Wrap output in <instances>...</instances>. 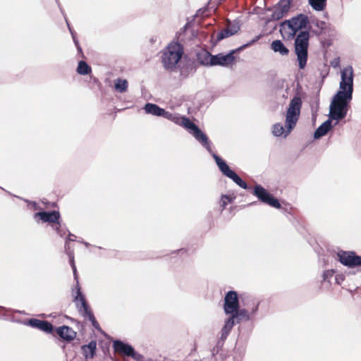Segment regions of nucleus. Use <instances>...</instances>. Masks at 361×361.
I'll return each instance as SVG.
<instances>
[{
    "label": "nucleus",
    "instance_id": "1",
    "mask_svg": "<svg viewBox=\"0 0 361 361\" xmlns=\"http://www.w3.org/2000/svg\"><path fill=\"white\" fill-rule=\"evenodd\" d=\"M353 77L352 66H348L341 71L339 88L329 105V117L334 121V125H337L348 114V105L353 98Z\"/></svg>",
    "mask_w": 361,
    "mask_h": 361
},
{
    "label": "nucleus",
    "instance_id": "2",
    "mask_svg": "<svg viewBox=\"0 0 361 361\" xmlns=\"http://www.w3.org/2000/svg\"><path fill=\"white\" fill-rule=\"evenodd\" d=\"M145 110L146 113L157 116H164V118L170 120L175 123L183 126L188 132L192 134L194 137L200 142L203 146H204L208 151H211L209 142L207 136L190 120L185 116H180L178 114H173L168 111H165L164 109H161L157 105L154 104H147L145 106Z\"/></svg>",
    "mask_w": 361,
    "mask_h": 361
},
{
    "label": "nucleus",
    "instance_id": "3",
    "mask_svg": "<svg viewBox=\"0 0 361 361\" xmlns=\"http://www.w3.org/2000/svg\"><path fill=\"white\" fill-rule=\"evenodd\" d=\"M301 104V99L298 97L291 99L286 111L285 125L283 126L281 123H276L271 128V133L274 136L286 138L290 134L299 119Z\"/></svg>",
    "mask_w": 361,
    "mask_h": 361
},
{
    "label": "nucleus",
    "instance_id": "4",
    "mask_svg": "<svg viewBox=\"0 0 361 361\" xmlns=\"http://www.w3.org/2000/svg\"><path fill=\"white\" fill-rule=\"evenodd\" d=\"M308 18L306 16L300 14L290 20H285L280 25V32L284 39H292L297 32L306 27Z\"/></svg>",
    "mask_w": 361,
    "mask_h": 361
},
{
    "label": "nucleus",
    "instance_id": "5",
    "mask_svg": "<svg viewBox=\"0 0 361 361\" xmlns=\"http://www.w3.org/2000/svg\"><path fill=\"white\" fill-rule=\"evenodd\" d=\"M183 54L182 46L178 42H171L163 51L162 63L165 68L173 70Z\"/></svg>",
    "mask_w": 361,
    "mask_h": 361
},
{
    "label": "nucleus",
    "instance_id": "6",
    "mask_svg": "<svg viewBox=\"0 0 361 361\" xmlns=\"http://www.w3.org/2000/svg\"><path fill=\"white\" fill-rule=\"evenodd\" d=\"M310 35L308 32H301L295 41V51L300 68L303 69L307 61V48Z\"/></svg>",
    "mask_w": 361,
    "mask_h": 361
},
{
    "label": "nucleus",
    "instance_id": "7",
    "mask_svg": "<svg viewBox=\"0 0 361 361\" xmlns=\"http://www.w3.org/2000/svg\"><path fill=\"white\" fill-rule=\"evenodd\" d=\"M217 166L221 171L228 178L233 180L237 185L242 188L246 189L247 185L233 171H232L227 164L216 154H213Z\"/></svg>",
    "mask_w": 361,
    "mask_h": 361
},
{
    "label": "nucleus",
    "instance_id": "8",
    "mask_svg": "<svg viewBox=\"0 0 361 361\" xmlns=\"http://www.w3.org/2000/svg\"><path fill=\"white\" fill-rule=\"evenodd\" d=\"M77 283L78 281H77ZM73 295L74 296V302L78 308L79 311L83 314H87L89 319L92 321V325L97 327V322L93 317V315L88 311V308L87 304L85 302V298L80 292V288L77 284L75 289L73 290Z\"/></svg>",
    "mask_w": 361,
    "mask_h": 361
},
{
    "label": "nucleus",
    "instance_id": "9",
    "mask_svg": "<svg viewBox=\"0 0 361 361\" xmlns=\"http://www.w3.org/2000/svg\"><path fill=\"white\" fill-rule=\"evenodd\" d=\"M254 195L262 202L275 208H280L281 204L277 199L274 198L265 188L257 185L254 188Z\"/></svg>",
    "mask_w": 361,
    "mask_h": 361
},
{
    "label": "nucleus",
    "instance_id": "10",
    "mask_svg": "<svg viewBox=\"0 0 361 361\" xmlns=\"http://www.w3.org/2000/svg\"><path fill=\"white\" fill-rule=\"evenodd\" d=\"M254 195L262 202L275 208H280L281 204L277 199L274 198L265 188L257 185L254 188Z\"/></svg>",
    "mask_w": 361,
    "mask_h": 361
},
{
    "label": "nucleus",
    "instance_id": "11",
    "mask_svg": "<svg viewBox=\"0 0 361 361\" xmlns=\"http://www.w3.org/2000/svg\"><path fill=\"white\" fill-rule=\"evenodd\" d=\"M113 348L115 352L120 355L132 357L137 360L140 358V355L135 352L133 348L130 345L123 341H115L113 343Z\"/></svg>",
    "mask_w": 361,
    "mask_h": 361
},
{
    "label": "nucleus",
    "instance_id": "12",
    "mask_svg": "<svg viewBox=\"0 0 361 361\" xmlns=\"http://www.w3.org/2000/svg\"><path fill=\"white\" fill-rule=\"evenodd\" d=\"M238 308V298L236 292L229 291L224 298V311L226 314L236 312Z\"/></svg>",
    "mask_w": 361,
    "mask_h": 361
},
{
    "label": "nucleus",
    "instance_id": "13",
    "mask_svg": "<svg viewBox=\"0 0 361 361\" xmlns=\"http://www.w3.org/2000/svg\"><path fill=\"white\" fill-rule=\"evenodd\" d=\"M340 262L348 267L361 265V257L355 256L353 252L340 251L338 253Z\"/></svg>",
    "mask_w": 361,
    "mask_h": 361
},
{
    "label": "nucleus",
    "instance_id": "14",
    "mask_svg": "<svg viewBox=\"0 0 361 361\" xmlns=\"http://www.w3.org/2000/svg\"><path fill=\"white\" fill-rule=\"evenodd\" d=\"M290 6V0H281L274 7L272 13L274 20H279L283 18L289 11Z\"/></svg>",
    "mask_w": 361,
    "mask_h": 361
},
{
    "label": "nucleus",
    "instance_id": "15",
    "mask_svg": "<svg viewBox=\"0 0 361 361\" xmlns=\"http://www.w3.org/2000/svg\"><path fill=\"white\" fill-rule=\"evenodd\" d=\"M234 60L235 57L233 56V52H231L227 54H219L214 55L213 66H228L232 64Z\"/></svg>",
    "mask_w": 361,
    "mask_h": 361
},
{
    "label": "nucleus",
    "instance_id": "16",
    "mask_svg": "<svg viewBox=\"0 0 361 361\" xmlns=\"http://www.w3.org/2000/svg\"><path fill=\"white\" fill-rule=\"evenodd\" d=\"M336 125L334 121L329 117V119L324 121L315 131L314 137L319 139L325 135Z\"/></svg>",
    "mask_w": 361,
    "mask_h": 361
},
{
    "label": "nucleus",
    "instance_id": "17",
    "mask_svg": "<svg viewBox=\"0 0 361 361\" xmlns=\"http://www.w3.org/2000/svg\"><path fill=\"white\" fill-rule=\"evenodd\" d=\"M240 25L238 23L229 24L228 27L217 34V39L221 40L226 37H230L238 32Z\"/></svg>",
    "mask_w": 361,
    "mask_h": 361
},
{
    "label": "nucleus",
    "instance_id": "18",
    "mask_svg": "<svg viewBox=\"0 0 361 361\" xmlns=\"http://www.w3.org/2000/svg\"><path fill=\"white\" fill-rule=\"evenodd\" d=\"M29 324L32 327L37 328L47 333L51 332L53 329V326L50 323L45 321H41L39 319H30L29 321Z\"/></svg>",
    "mask_w": 361,
    "mask_h": 361
},
{
    "label": "nucleus",
    "instance_id": "19",
    "mask_svg": "<svg viewBox=\"0 0 361 361\" xmlns=\"http://www.w3.org/2000/svg\"><path fill=\"white\" fill-rule=\"evenodd\" d=\"M58 334L63 339L72 341L75 338L76 333L70 327L63 326L57 329Z\"/></svg>",
    "mask_w": 361,
    "mask_h": 361
},
{
    "label": "nucleus",
    "instance_id": "20",
    "mask_svg": "<svg viewBox=\"0 0 361 361\" xmlns=\"http://www.w3.org/2000/svg\"><path fill=\"white\" fill-rule=\"evenodd\" d=\"M35 217H39L44 222H55L59 218V213L57 212H39L35 215Z\"/></svg>",
    "mask_w": 361,
    "mask_h": 361
},
{
    "label": "nucleus",
    "instance_id": "21",
    "mask_svg": "<svg viewBox=\"0 0 361 361\" xmlns=\"http://www.w3.org/2000/svg\"><path fill=\"white\" fill-rule=\"evenodd\" d=\"M96 348L97 343L94 341L90 342L88 345L82 346V353L86 359L92 358L94 357Z\"/></svg>",
    "mask_w": 361,
    "mask_h": 361
},
{
    "label": "nucleus",
    "instance_id": "22",
    "mask_svg": "<svg viewBox=\"0 0 361 361\" xmlns=\"http://www.w3.org/2000/svg\"><path fill=\"white\" fill-rule=\"evenodd\" d=\"M214 55L206 51H202L198 54V61L204 66H213Z\"/></svg>",
    "mask_w": 361,
    "mask_h": 361
},
{
    "label": "nucleus",
    "instance_id": "23",
    "mask_svg": "<svg viewBox=\"0 0 361 361\" xmlns=\"http://www.w3.org/2000/svg\"><path fill=\"white\" fill-rule=\"evenodd\" d=\"M271 46L274 51L279 52L283 56H286L288 54V49L280 40H274Z\"/></svg>",
    "mask_w": 361,
    "mask_h": 361
},
{
    "label": "nucleus",
    "instance_id": "24",
    "mask_svg": "<svg viewBox=\"0 0 361 361\" xmlns=\"http://www.w3.org/2000/svg\"><path fill=\"white\" fill-rule=\"evenodd\" d=\"M128 82L126 79L118 78L114 80V88L118 92L127 91Z\"/></svg>",
    "mask_w": 361,
    "mask_h": 361
},
{
    "label": "nucleus",
    "instance_id": "25",
    "mask_svg": "<svg viewBox=\"0 0 361 361\" xmlns=\"http://www.w3.org/2000/svg\"><path fill=\"white\" fill-rule=\"evenodd\" d=\"M309 2L316 11H322L326 6V0H309Z\"/></svg>",
    "mask_w": 361,
    "mask_h": 361
},
{
    "label": "nucleus",
    "instance_id": "26",
    "mask_svg": "<svg viewBox=\"0 0 361 361\" xmlns=\"http://www.w3.org/2000/svg\"><path fill=\"white\" fill-rule=\"evenodd\" d=\"M77 71L79 74L87 75L91 71V68L85 62L80 61Z\"/></svg>",
    "mask_w": 361,
    "mask_h": 361
},
{
    "label": "nucleus",
    "instance_id": "27",
    "mask_svg": "<svg viewBox=\"0 0 361 361\" xmlns=\"http://www.w3.org/2000/svg\"><path fill=\"white\" fill-rule=\"evenodd\" d=\"M234 315H233L231 318H229L225 323V325L223 329L224 334L227 335L229 331L231 330L234 325Z\"/></svg>",
    "mask_w": 361,
    "mask_h": 361
},
{
    "label": "nucleus",
    "instance_id": "28",
    "mask_svg": "<svg viewBox=\"0 0 361 361\" xmlns=\"http://www.w3.org/2000/svg\"><path fill=\"white\" fill-rule=\"evenodd\" d=\"M234 197H231L229 196H227V195H223L221 197V206L224 208L226 207V206L231 202L233 201V199Z\"/></svg>",
    "mask_w": 361,
    "mask_h": 361
},
{
    "label": "nucleus",
    "instance_id": "29",
    "mask_svg": "<svg viewBox=\"0 0 361 361\" xmlns=\"http://www.w3.org/2000/svg\"><path fill=\"white\" fill-rule=\"evenodd\" d=\"M334 272L332 270H328V271H326L324 273V279H327L328 277H331L332 276Z\"/></svg>",
    "mask_w": 361,
    "mask_h": 361
},
{
    "label": "nucleus",
    "instance_id": "30",
    "mask_svg": "<svg viewBox=\"0 0 361 361\" xmlns=\"http://www.w3.org/2000/svg\"><path fill=\"white\" fill-rule=\"evenodd\" d=\"M343 280H344V279H343V276H341V275H338L336 277V281L338 283H341Z\"/></svg>",
    "mask_w": 361,
    "mask_h": 361
},
{
    "label": "nucleus",
    "instance_id": "31",
    "mask_svg": "<svg viewBox=\"0 0 361 361\" xmlns=\"http://www.w3.org/2000/svg\"><path fill=\"white\" fill-rule=\"evenodd\" d=\"M338 64H339V61H338V59H335L334 61H333L331 62V66H332L333 67H337V66H338Z\"/></svg>",
    "mask_w": 361,
    "mask_h": 361
},
{
    "label": "nucleus",
    "instance_id": "32",
    "mask_svg": "<svg viewBox=\"0 0 361 361\" xmlns=\"http://www.w3.org/2000/svg\"><path fill=\"white\" fill-rule=\"evenodd\" d=\"M73 272H74L75 278V279H77V276H76V269H75V267L74 265H73Z\"/></svg>",
    "mask_w": 361,
    "mask_h": 361
}]
</instances>
